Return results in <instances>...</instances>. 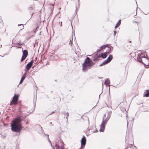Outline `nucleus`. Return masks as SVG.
Returning a JSON list of instances; mask_svg holds the SVG:
<instances>
[{"label": "nucleus", "instance_id": "obj_1", "mask_svg": "<svg viewBox=\"0 0 149 149\" xmlns=\"http://www.w3.org/2000/svg\"><path fill=\"white\" fill-rule=\"evenodd\" d=\"M22 120L20 117H16L13 121L11 125V130L14 132H19L23 127L20 122Z\"/></svg>", "mask_w": 149, "mask_h": 149}, {"label": "nucleus", "instance_id": "obj_2", "mask_svg": "<svg viewBox=\"0 0 149 149\" xmlns=\"http://www.w3.org/2000/svg\"><path fill=\"white\" fill-rule=\"evenodd\" d=\"M94 64L92 60L89 58L87 57L82 64V70L85 72L88 69H90Z\"/></svg>", "mask_w": 149, "mask_h": 149}, {"label": "nucleus", "instance_id": "obj_3", "mask_svg": "<svg viewBox=\"0 0 149 149\" xmlns=\"http://www.w3.org/2000/svg\"><path fill=\"white\" fill-rule=\"evenodd\" d=\"M111 113V111H108L107 113L108 116L107 118L105 119H104V118H105L106 115H104L103 117V120L100 126V129L99 130L100 132H101L104 131L105 127V125L107 124V122L109 119Z\"/></svg>", "mask_w": 149, "mask_h": 149}, {"label": "nucleus", "instance_id": "obj_4", "mask_svg": "<svg viewBox=\"0 0 149 149\" xmlns=\"http://www.w3.org/2000/svg\"><path fill=\"white\" fill-rule=\"evenodd\" d=\"M137 61L146 66L149 65V58L146 57L142 54L138 55Z\"/></svg>", "mask_w": 149, "mask_h": 149}, {"label": "nucleus", "instance_id": "obj_5", "mask_svg": "<svg viewBox=\"0 0 149 149\" xmlns=\"http://www.w3.org/2000/svg\"><path fill=\"white\" fill-rule=\"evenodd\" d=\"M113 56L112 55H109V57L107 58L104 61L102 64L100 65V66H102V64H106L109 63L112 59Z\"/></svg>", "mask_w": 149, "mask_h": 149}, {"label": "nucleus", "instance_id": "obj_6", "mask_svg": "<svg viewBox=\"0 0 149 149\" xmlns=\"http://www.w3.org/2000/svg\"><path fill=\"white\" fill-rule=\"evenodd\" d=\"M86 137L84 136H83L82 138L81 141V149L84 148L83 146H84L86 144Z\"/></svg>", "mask_w": 149, "mask_h": 149}, {"label": "nucleus", "instance_id": "obj_7", "mask_svg": "<svg viewBox=\"0 0 149 149\" xmlns=\"http://www.w3.org/2000/svg\"><path fill=\"white\" fill-rule=\"evenodd\" d=\"M23 55L21 60V61L22 62L24 61L26 57L27 56L28 54V52L27 50H24L22 51Z\"/></svg>", "mask_w": 149, "mask_h": 149}, {"label": "nucleus", "instance_id": "obj_8", "mask_svg": "<svg viewBox=\"0 0 149 149\" xmlns=\"http://www.w3.org/2000/svg\"><path fill=\"white\" fill-rule=\"evenodd\" d=\"M18 95H17L16 94H15L13 97V100H12V102H13V103L15 104H17V103L16 102L18 100Z\"/></svg>", "mask_w": 149, "mask_h": 149}, {"label": "nucleus", "instance_id": "obj_9", "mask_svg": "<svg viewBox=\"0 0 149 149\" xmlns=\"http://www.w3.org/2000/svg\"><path fill=\"white\" fill-rule=\"evenodd\" d=\"M33 63V62L31 61V62H29L28 64H27L26 66V68L27 69V71L29 70L32 66Z\"/></svg>", "mask_w": 149, "mask_h": 149}, {"label": "nucleus", "instance_id": "obj_10", "mask_svg": "<svg viewBox=\"0 0 149 149\" xmlns=\"http://www.w3.org/2000/svg\"><path fill=\"white\" fill-rule=\"evenodd\" d=\"M60 143L61 144V146H60L59 145H58V144L57 143L55 145V147L56 149H63L62 147V146L63 145V143L61 142H60Z\"/></svg>", "mask_w": 149, "mask_h": 149}, {"label": "nucleus", "instance_id": "obj_11", "mask_svg": "<svg viewBox=\"0 0 149 149\" xmlns=\"http://www.w3.org/2000/svg\"><path fill=\"white\" fill-rule=\"evenodd\" d=\"M120 108L121 111L122 112H124L125 111H126L125 107L123 106H122V104H121V105H120Z\"/></svg>", "mask_w": 149, "mask_h": 149}, {"label": "nucleus", "instance_id": "obj_12", "mask_svg": "<svg viewBox=\"0 0 149 149\" xmlns=\"http://www.w3.org/2000/svg\"><path fill=\"white\" fill-rule=\"evenodd\" d=\"M63 113L65 115V117L66 119L67 120L68 117L69 116V113L68 112H66L65 111H64L63 112Z\"/></svg>", "mask_w": 149, "mask_h": 149}, {"label": "nucleus", "instance_id": "obj_13", "mask_svg": "<svg viewBox=\"0 0 149 149\" xmlns=\"http://www.w3.org/2000/svg\"><path fill=\"white\" fill-rule=\"evenodd\" d=\"M104 83L106 84L109 85L110 83V81L109 79H105Z\"/></svg>", "mask_w": 149, "mask_h": 149}, {"label": "nucleus", "instance_id": "obj_14", "mask_svg": "<svg viewBox=\"0 0 149 149\" xmlns=\"http://www.w3.org/2000/svg\"><path fill=\"white\" fill-rule=\"evenodd\" d=\"M25 76L24 75H23V76L22 77L21 79L20 80V81L19 82V84H22V82H23V81L25 79Z\"/></svg>", "mask_w": 149, "mask_h": 149}, {"label": "nucleus", "instance_id": "obj_15", "mask_svg": "<svg viewBox=\"0 0 149 149\" xmlns=\"http://www.w3.org/2000/svg\"><path fill=\"white\" fill-rule=\"evenodd\" d=\"M121 20H120L118 22H117L116 25L115 26V29L117 28L119 26L120 24H121Z\"/></svg>", "mask_w": 149, "mask_h": 149}, {"label": "nucleus", "instance_id": "obj_16", "mask_svg": "<svg viewBox=\"0 0 149 149\" xmlns=\"http://www.w3.org/2000/svg\"><path fill=\"white\" fill-rule=\"evenodd\" d=\"M144 97H149V90L148 89L146 91L145 94L144 95Z\"/></svg>", "mask_w": 149, "mask_h": 149}, {"label": "nucleus", "instance_id": "obj_17", "mask_svg": "<svg viewBox=\"0 0 149 149\" xmlns=\"http://www.w3.org/2000/svg\"><path fill=\"white\" fill-rule=\"evenodd\" d=\"M107 56L106 54H102L101 57L102 58H106Z\"/></svg>", "mask_w": 149, "mask_h": 149}, {"label": "nucleus", "instance_id": "obj_18", "mask_svg": "<svg viewBox=\"0 0 149 149\" xmlns=\"http://www.w3.org/2000/svg\"><path fill=\"white\" fill-rule=\"evenodd\" d=\"M72 40H73V38H71L70 39L69 44V45H70L71 46L72 45Z\"/></svg>", "mask_w": 149, "mask_h": 149}, {"label": "nucleus", "instance_id": "obj_19", "mask_svg": "<svg viewBox=\"0 0 149 149\" xmlns=\"http://www.w3.org/2000/svg\"><path fill=\"white\" fill-rule=\"evenodd\" d=\"M106 45H103L102 46V47H100V49H99V51H100L102 49H104L106 47Z\"/></svg>", "mask_w": 149, "mask_h": 149}, {"label": "nucleus", "instance_id": "obj_20", "mask_svg": "<svg viewBox=\"0 0 149 149\" xmlns=\"http://www.w3.org/2000/svg\"><path fill=\"white\" fill-rule=\"evenodd\" d=\"M49 141V142L50 143V145H51V146L52 147H53V148H54V147L52 146V143H51V141H50V140H49V141Z\"/></svg>", "mask_w": 149, "mask_h": 149}, {"label": "nucleus", "instance_id": "obj_21", "mask_svg": "<svg viewBox=\"0 0 149 149\" xmlns=\"http://www.w3.org/2000/svg\"><path fill=\"white\" fill-rule=\"evenodd\" d=\"M34 9V8L33 7H31L30 8H29V9L30 10H33Z\"/></svg>", "mask_w": 149, "mask_h": 149}, {"label": "nucleus", "instance_id": "obj_22", "mask_svg": "<svg viewBox=\"0 0 149 149\" xmlns=\"http://www.w3.org/2000/svg\"><path fill=\"white\" fill-rule=\"evenodd\" d=\"M46 135L47 136V140H48V141L50 139H49V135H48V134H47V135Z\"/></svg>", "mask_w": 149, "mask_h": 149}, {"label": "nucleus", "instance_id": "obj_23", "mask_svg": "<svg viewBox=\"0 0 149 149\" xmlns=\"http://www.w3.org/2000/svg\"><path fill=\"white\" fill-rule=\"evenodd\" d=\"M22 44L21 43H19L18 44V45H19V46H20L21 45H22Z\"/></svg>", "mask_w": 149, "mask_h": 149}, {"label": "nucleus", "instance_id": "obj_24", "mask_svg": "<svg viewBox=\"0 0 149 149\" xmlns=\"http://www.w3.org/2000/svg\"><path fill=\"white\" fill-rule=\"evenodd\" d=\"M24 28V26L22 25V26L21 27V28H22V29H23Z\"/></svg>", "mask_w": 149, "mask_h": 149}, {"label": "nucleus", "instance_id": "obj_25", "mask_svg": "<svg viewBox=\"0 0 149 149\" xmlns=\"http://www.w3.org/2000/svg\"><path fill=\"white\" fill-rule=\"evenodd\" d=\"M114 35H115V34H116V31H115L114 32Z\"/></svg>", "mask_w": 149, "mask_h": 149}, {"label": "nucleus", "instance_id": "obj_26", "mask_svg": "<svg viewBox=\"0 0 149 149\" xmlns=\"http://www.w3.org/2000/svg\"><path fill=\"white\" fill-rule=\"evenodd\" d=\"M22 25V24H18V26H20L21 25Z\"/></svg>", "mask_w": 149, "mask_h": 149}, {"label": "nucleus", "instance_id": "obj_27", "mask_svg": "<svg viewBox=\"0 0 149 149\" xmlns=\"http://www.w3.org/2000/svg\"><path fill=\"white\" fill-rule=\"evenodd\" d=\"M26 74V72H25L24 73V74L23 75H24L25 76V75Z\"/></svg>", "mask_w": 149, "mask_h": 149}, {"label": "nucleus", "instance_id": "obj_28", "mask_svg": "<svg viewBox=\"0 0 149 149\" xmlns=\"http://www.w3.org/2000/svg\"><path fill=\"white\" fill-rule=\"evenodd\" d=\"M111 48H109V50L110 51L111 50Z\"/></svg>", "mask_w": 149, "mask_h": 149}, {"label": "nucleus", "instance_id": "obj_29", "mask_svg": "<svg viewBox=\"0 0 149 149\" xmlns=\"http://www.w3.org/2000/svg\"><path fill=\"white\" fill-rule=\"evenodd\" d=\"M26 124H28V121H27V122L26 123Z\"/></svg>", "mask_w": 149, "mask_h": 149}, {"label": "nucleus", "instance_id": "obj_30", "mask_svg": "<svg viewBox=\"0 0 149 149\" xmlns=\"http://www.w3.org/2000/svg\"><path fill=\"white\" fill-rule=\"evenodd\" d=\"M12 104V102H11L10 103V105H11Z\"/></svg>", "mask_w": 149, "mask_h": 149}, {"label": "nucleus", "instance_id": "obj_31", "mask_svg": "<svg viewBox=\"0 0 149 149\" xmlns=\"http://www.w3.org/2000/svg\"><path fill=\"white\" fill-rule=\"evenodd\" d=\"M109 89H110V86L109 85Z\"/></svg>", "mask_w": 149, "mask_h": 149}, {"label": "nucleus", "instance_id": "obj_32", "mask_svg": "<svg viewBox=\"0 0 149 149\" xmlns=\"http://www.w3.org/2000/svg\"><path fill=\"white\" fill-rule=\"evenodd\" d=\"M61 26H62V22H61Z\"/></svg>", "mask_w": 149, "mask_h": 149}, {"label": "nucleus", "instance_id": "obj_33", "mask_svg": "<svg viewBox=\"0 0 149 149\" xmlns=\"http://www.w3.org/2000/svg\"><path fill=\"white\" fill-rule=\"evenodd\" d=\"M61 26H62V22H61Z\"/></svg>", "mask_w": 149, "mask_h": 149}, {"label": "nucleus", "instance_id": "obj_34", "mask_svg": "<svg viewBox=\"0 0 149 149\" xmlns=\"http://www.w3.org/2000/svg\"><path fill=\"white\" fill-rule=\"evenodd\" d=\"M102 87H103V83H102Z\"/></svg>", "mask_w": 149, "mask_h": 149}, {"label": "nucleus", "instance_id": "obj_35", "mask_svg": "<svg viewBox=\"0 0 149 149\" xmlns=\"http://www.w3.org/2000/svg\"><path fill=\"white\" fill-rule=\"evenodd\" d=\"M134 147L135 148H136V146H134Z\"/></svg>", "mask_w": 149, "mask_h": 149}, {"label": "nucleus", "instance_id": "obj_36", "mask_svg": "<svg viewBox=\"0 0 149 149\" xmlns=\"http://www.w3.org/2000/svg\"><path fill=\"white\" fill-rule=\"evenodd\" d=\"M54 112V111H53L52 113H53Z\"/></svg>", "mask_w": 149, "mask_h": 149}, {"label": "nucleus", "instance_id": "obj_37", "mask_svg": "<svg viewBox=\"0 0 149 149\" xmlns=\"http://www.w3.org/2000/svg\"><path fill=\"white\" fill-rule=\"evenodd\" d=\"M127 149V148H125V149Z\"/></svg>", "mask_w": 149, "mask_h": 149}]
</instances>
